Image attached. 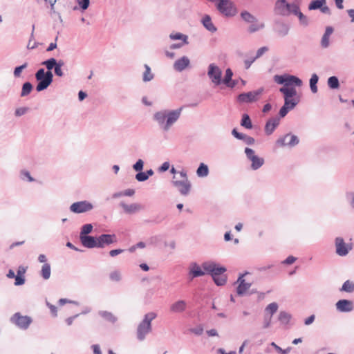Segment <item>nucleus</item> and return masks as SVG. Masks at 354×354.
I'll list each match as a JSON object with an SVG mask.
<instances>
[{
    "label": "nucleus",
    "instance_id": "nucleus-10",
    "mask_svg": "<svg viewBox=\"0 0 354 354\" xmlns=\"http://www.w3.org/2000/svg\"><path fill=\"white\" fill-rule=\"evenodd\" d=\"M299 140L295 135L291 133H287L285 136L280 137L276 141V144L281 147H293L298 145Z\"/></svg>",
    "mask_w": 354,
    "mask_h": 354
},
{
    "label": "nucleus",
    "instance_id": "nucleus-35",
    "mask_svg": "<svg viewBox=\"0 0 354 354\" xmlns=\"http://www.w3.org/2000/svg\"><path fill=\"white\" fill-rule=\"evenodd\" d=\"M250 24V25L248 27V32L250 33H254L264 28V24L259 22L257 19H256L255 22L251 23Z\"/></svg>",
    "mask_w": 354,
    "mask_h": 354
},
{
    "label": "nucleus",
    "instance_id": "nucleus-62",
    "mask_svg": "<svg viewBox=\"0 0 354 354\" xmlns=\"http://www.w3.org/2000/svg\"><path fill=\"white\" fill-rule=\"evenodd\" d=\"M291 109H289L288 106H286V105L283 104V106L279 110V115L281 118L285 117L289 111Z\"/></svg>",
    "mask_w": 354,
    "mask_h": 354
},
{
    "label": "nucleus",
    "instance_id": "nucleus-38",
    "mask_svg": "<svg viewBox=\"0 0 354 354\" xmlns=\"http://www.w3.org/2000/svg\"><path fill=\"white\" fill-rule=\"evenodd\" d=\"M209 174V169L207 165L204 163H201L196 170V174L198 177H206Z\"/></svg>",
    "mask_w": 354,
    "mask_h": 354
},
{
    "label": "nucleus",
    "instance_id": "nucleus-46",
    "mask_svg": "<svg viewBox=\"0 0 354 354\" xmlns=\"http://www.w3.org/2000/svg\"><path fill=\"white\" fill-rule=\"evenodd\" d=\"M293 14L299 17V21L301 24L307 26L308 24V20L306 16L300 12L299 7L297 6V9L293 12Z\"/></svg>",
    "mask_w": 354,
    "mask_h": 354
},
{
    "label": "nucleus",
    "instance_id": "nucleus-32",
    "mask_svg": "<svg viewBox=\"0 0 354 354\" xmlns=\"http://www.w3.org/2000/svg\"><path fill=\"white\" fill-rule=\"evenodd\" d=\"M284 105L290 109H293L299 102V97H285Z\"/></svg>",
    "mask_w": 354,
    "mask_h": 354
},
{
    "label": "nucleus",
    "instance_id": "nucleus-8",
    "mask_svg": "<svg viewBox=\"0 0 354 354\" xmlns=\"http://www.w3.org/2000/svg\"><path fill=\"white\" fill-rule=\"evenodd\" d=\"M263 91V88H261L256 91H250L248 93H243L238 95L237 100L241 103L254 102L259 100V97L261 95Z\"/></svg>",
    "mask_w": 354,
    "mask_h": 354
},
{
    "label": "nucleus",
    "instance_id": "nucleus-52",
    "mask_svg": "<svg viewBox=\"0 0 354 354\" xmlns=\"http://www.w3.org/2000/svg\"><path fill=\"white\" fill-rule=\"evenodd\" d=\"M144 166V162L141 159H138L136 162L133 165V169L136 171H140L142 170Z\"/></svg>",
    "mask_w": 354,
    "mask_h": 354
},
{
    "label": "nucleus",
    "instance_id": "nucleus-20",
    "mask_svg": "<svg viewBox=\"0 0 354 354\" xmlns=\"http://www.w3.org/2000/svg\"><path fill=\"white\" fill-rule=\"evenodd\" d=\"M120 206L123 209L124 212L129 214H132L138 212L143 209V207L138 203H132L130 205L126 204L123 202L120 203Z\"/></svg>",
    "mask_w": 354,
    "mask_h": 354
},
{
    "label": "nucleus",
    "instance_id": "nucleus-64",
    "mask_svg": "<svg viewBox=\"0 0 354 354\" xmlns=\"http://www.w3.org/2000/svg\"><path fill=\"white\" fill-rule=\"evenodd\" d=\"M346 198L350 200V204L354 208V192L347 193Z\"/></svg>",
    "mask_w": 354,
    "mask_h": 354
},
{
    "label": "nucleus",
    "instance_id": "nucleus-61",
    "mask_svg": "<svg viewBox=\"0 0 354 354\" xmlns=\"http://www.w3.org/2000/svg\"><path fill=\"white\" fill-rule=\"evenodd\" d=\"M15 286H21L23 284H24L25 283V277L24 276H20V275H16L15 277Z\"/></svg>",
    "mask_w": 354,
    "mask_h": 354
},
{
    "label": "nucleus",
    "instance_id": "nucleus-6",
    "mask_svg": "<svg viewBox=\"0 0 354 354\" xmlns=\"http://www.w3.org/2000/svg\"><path fill=\"white\" fill-rule=\"evenodd\" d=\"M297 9L295 3H289L286 0H277L274 5V12L281 16H288L293 14Z\"/></svg>",
    "mask_w": 354,
    "mask_h": 354
},
{
    "label": "nucleus",
    "instance_id": "nucleus-9",
    "mask_svg": "<svg viewBox=\"0 0 354 354\" xmlns=\"http://www.w3.org/2000/svg\"><path fill=\"white\" fill-rule=\"evenodd\" d=\"M207 75L214 85L218 86L221 84L222 71L215 64H210L209 65Z\"/></svg>",
    "mask_w": 354,
    "mask_h": 354
},
{
    "label": "nucleus",
    "instance_id": "nucleus-30",
    "mask_svg": "<svg viewBox=\"0 0 354 354\" xmlns=\"http://www.w3.org/2000/svg\"><path fill=\"white\" fill-rule=\"evenodd\" d=\"M98 314L105 320L113 324H114L117 321V317L111 312L106 310H100L99 311Z\"/></svg>",
    "mask_w": 354,
    "mask_h": 354
},
{
    "label": "nucleus",
    "instance_id": "nucleus-51",
    "mask_svg": "<svg viewBox=\"0 0 354 354\" xmlns=\"http://www.w3.org/2000/svg\"><path fill=\"white\" fill-rule=\"evenodd\" d=\"M110 279L114 281H120L121 280V273L118 270H115L110 274Z\"/></svg>",
    "mask_w": 354,
    "mask_h": 354
},
{
    "label": "nucleus",
    "instance_id": "nucleus-29",
    "mask_svg": "<svg viewBox=\"0 0 354 354\" xmlns=\"http://www.w3.org/2000/svg\"><path fill=\"white\" fill-rule=\"evenodd\" d=\"M51 268L48 263H44L40 272V275L44 280H48L50 277Z\"/></svg>",
    "mask_w": 354,
    "mask_h": 354
},
{
    "label": "nucleus",
    "instance_id": "nucleus-12",
    "mask_svg": "<svg viewBox=\"0 0 354 354\" xmlns=\"http://www.w3.org/2000/svg\"><path fill=\"white\" fill-rule=\"evenodd\" d=\"M93 209V204L87 201L75 202L70 206V210L76 214L87 212Z\"/></svg>",
    "mask_w": 354,
    "mask_h": 354
},
{
    "label": "nucleus",
    "instance_id": "nucleus-57",
    "mask_svg": "<svg viewBox=\"0 0 354 354\" xmlns=\"http://www.w3.org/2000/svg\"><path fill=\"white\" fill-rule=\"evenodd\" d=\"M136 179L139 182H144V181L147 180L148 178H147V175H146L145 172H142L140 171H138V174H136Z\"/></svg>",
    "mask_w": 354,
    "mask_h": 354
},
{
    "label": "nucleus",
    "instance_id": "nucleus-40",
    "mask_svg": "<svg viewBox=\"0 0 354 354\" xmlns=\"http://www.w3.org/2000/svg\"><path fill=\"white\" fill-rule=\"evenodd\" d=\"M241 125L248 129H250L252 128V121L250 120V116L248 114L244 113L242 115Z\"/></svg>",
    "mask_w": 354,
    "mask_h": 354
},
{
    "label": "nucleus",
    "instance_id": "nucleus-34",
    "mask_svg": "<svg viewBox=\"0 0 354 354\" xmlns=\"http://www.w3.org/2000/svg\"><path fill=\"white\" fill-rule=\"evenodd\" d=\"M319 80V77L316 73H313L309 80L310 88L313 93H316L318 91L317 84Z\"/></svg>",
    "mask_w": 354,
    "mask_h": 354
},
{
    "label": "nucleus",
    "instance_id": "nucleus-59",
    "mask_svg": "<svg viewBox=\"0 0 354 354\" xmlns=\"http://www.w3.org/2000/svg\"><path fill=\"white\" fill-rule=\"evenodd\" d=\"M271 346H272L278 352H279L281 354H288L290 351V348H288L287 349H282L281 347L277 346L274 342L271 343Z\"/></svg>",
    "mask_w": 354,
    "mask_h": 354
},
{
    "label": "nucleus",
    "instance_id": "nucleus-45",
    "mask_svg": "<svg viewBox=\"0 0 354 354\" xmlns=\"http://www.w3.org/2000/svg\"><path fill=\"white\" fill-rule=\"evenodd\" d=\"M41 64L46 66L47 71H51L55 67L56 59L53 57L48 59L44 61Z\"/></svg>",
    "mask_w": 354,
    "mask_h": 354
},
{
    "label": "nucleus",
    "instance_id": "nucleus-23",
    "mask_svg": "<svg viewBox=\"0 0 354 354\" xmlns=\"http://www.w3.org/2000/svg\"><path fill=\"white\" fill-rule=\"evenodd\" d=\"M187 308V303L184 300H178L170 306L169 310L171 313H183Z\"/></svg>",
    "mask_w": 354,
    "mask_h": 354
},
{
    "label": "nucleus",
    "instance_id": "nucleus-11",
    "mask_svg": "<svg viewBox=\"0 0 354 354\" xmlns=\"http://www.w3.org/2000/svg\"><path fill=\"white\" fill-rule=\"evenodd\" d=\"M245 153L248 159L252 162L251 168L253 170L259 169L264 164V159L256 156L253 149L246 147Z\"/></svg>",
    "mask_w": 354,
    "mask_h": 354
},
{
    "label": "nucleus",
    "instance_id": "nucleus-43",
    "mask_svg": "<svg viewBox=\"0 0 354 354\" xmlns=\"http://www.w3.org/2000/svg\"><path fill=\"white\" fill-rule=\"evenodd\" d=\"M278 304L276 302H272L268 304L265 308L266 314L272 317V315L277 311Z\"/></svg>",
    "mask_w": 354,
    "mask_h": 354
},
{
    "label": "nucleus",
    "instance_id": "nucleus-41",
    "mask_svg": "<svg viewBox=\"0 0 354 354\" xmlns=\"http://www.w3.org/2000/svg\"><path fill=\"white\" fill-rule=\"evenodd\" d=\"M242 19L246 23L251 24L256 21V17L248 11H243L241 13Z\"/></svg>",
    "mask_w": 354,
    "mask_h": 354
},
{
    "label": "nucleus",
    "instance_id": "nucleus-18",
    "mask_svg": "<svg viewBox=\"0 0 354 354\" xmlns=\"http://www.w3.org/2000/svg\"><path fill=\"white\" fill-rule=\"evenodd\" d=\"M207 273L196 262H192L189 266V276L191 279L202 277Z\"/></svg>",
    "mask_w": 354,
    "mask_h": 354
},
{
    "label": "nucleus",
    "instance_id": "nucleus-56",
    "mask_svg": "<svg viewBox=\"0 0 354 354\" xmlns=\"http://www.w3.org/2000/svg\"><path fill=\"white\" fill-rule=\"evenodd\" d=\"M28 111V109L27 107H19V108L16 109V110L15 111V115L17 117H20V116L26 114Z\"/></svg>",
    "mask_w": 354,
    "mask_h": 354
},
{
    "label": "nucleus",
    "instance_id": "nucleus-2",
    "mask_svg": "<svg viewBox=\"0 0 354 354\" xmlns=\"http://www.w3.org/2000/svg\"><path fill=\"white\" fill-rule=\"evenodd\" d=\"M202 268L207 274L212 276L217 286H221L226 283L227 276L224 274L226 271L225 267L220 266L214 261H205L202 263Z\"/></svg>",
    "mask_w": 354,
    "mask_h": 354
},
{
    "label": "nucleus",
    "instance_id": "nucleus-39",
    "mask_svg": "<svg viewBox=\"0 0 354 354\" xmlns=\"http://www.w3.org/2000/svg\"><path fill=\"white\" fill-rule=\"evenodd\" d=\"M328 86L331 89H337L339 87V82L336 76H331L327 80Z\"/></svg>",
    "mask_w": 354,
    "mask_h": 354
},
{
    "label": "nucleus",
    "instance_id": "nucleus-55",
    "mask_svg": "<svg viewBox=\"0 0 354 354\" xmlns=\"http://www.w3.org/2000/svg\"><path fill=\"white\" fill-rule=\"evenodd\" d=\"M272 317H271L267 314L265 315L264 318H263V328H268L270 326Z\"/></svg>",
    "mask_w": 354,
    "mask_h": 354
},
{
    "label": "nucleus",
    "instance_id": "nucleus-25",
    "mask_svg": "<svg viewBox=\"0 0 354 354\" xmlns=\"http://www.w3.org/2000/svg\"><path fill=\"white\" fill-rule=\"evenodd\" d=\"M333 32V28L331 26H328L326 28L325 32L322 36L321 40V45L323 48H326L330 45L329 38L330 36Z\"/></svg>",
    "mask_w": 354,
    "mask_h": 354
},
{
    "label": "nucleus",
    "instance_id": "nucleus-17",
    "mask_svg": "<svg viewBox=\"0 0 354 354\" xmlns=\"http://www.w3.org/2000/svg\"><path fill=\"white\" fill-rule=\"evenodd\" d=\"M174 185L178 189L180 193L183 196H187L191 189V183L188 179L183 180L173 181Z\"/></svg>",
    "mask_w": 354,
    "mask_h": 354
},
{
    "label": "nucleus",
    "instance_id": "nucleus-50",
    "mask_svg": "<svg viewBox=\"0 0 354 354\" xmlns=\"http://www.w3.org/2000/svg\"><path fill=\"white\" fill-rule=\"evenodd\" d=\"M233 76V72L230 68H227L225 71V75L224 79L223 80V82L226 85L230 83V81L232 80V77Z\"/></svg>",
    "mask_w": 354,
    "mask_h": 354
},
{
    "label": "nucleus",
    "instance_id": "nucleus-24",
    "mask_svg": "<svg viewBox=\"0 0 354 354\" xmlns=\"http://www.w3.org/2000/svg\"><path fill=\"white\" fill-rule=\"evenodd\" d=\"M290 30V26L283 22H277L275 26V31L280 37L286 36Z\"/></svg>",
    "mask_w": 354,
    "mask_h": 354
},
{
    "label": "nucleus",
    "instance_id": "nucleus-3",
    "mask_svg": "<svg viewBox=\"0 0 354 354\" xmlns=\"http://www.w3.org/2000/svg\"><path fill=\"white\" fill-rule=\"evenodd\" d=\"M157 317V314L154 312H149L145 315L142 321L138 324L137 328V338L140 341H143L146 335L149 334L151 330V322Z\"/></svg>",
    "mask_w": 354,
    "mask_h": 354
},
{
    "label": "nucleus",
    "instance_id": "nucleus-44",
    "mask_svg": "<svg viewBox=\"0 0 354 354\" xmlns=\"http://www.w3.org/2000/svg\"><path fill=\"white\" fill-rule=\"evenodd\" d=\"M340 290L346 292H353L354 291V283L350 280H346L343 283Z\"/></svg>",
    "mask_w": 354,
    "mask_h": 354
},
{
    "label": "nucleus",
    "instance_id": "nucleus-5",
    "mask_svg": "<svg viewBox=\"0 0 354 354\" xmlns=\"http://www.w3.org/2000/svg\"><path fill=\"white\" fill-rule=\"evenodd\" d=\"M216 7L221 14L227 17H234L238 12L235 4L230 0H216Z\"/></svg>",
    "mask_w": 354,
    "mask_h": 354
},
{
    "label": "nucleus",
    "instance_id": "nucleus-7",
    "mask_svg": "<svg viewBox=\"0 0 354 354\" xmlns=\"http://www.w3.org/2000/svg\"><path fill=\"white\" fill-rule=\"evenodd\" d=\"M10 322L18 328L26 330L32 323V319L29 316H23L19 313H16L10 317Z\"/></svg>",
    "mask_w": 354,
    "mask_h": 354
},
{
    "label": "nucleus",
    "instance_id": "nucleus-21",
    "mask_svg": "<svg viewBox=\"0 0 354 354\" xmlns=\"http://www.w3.org/2000/svg\"><path fill=\"white\" fill-rule=\"evenodd\" d=\"M279 118L277 117L269 119L265 125V133L266 135H271L279 124Z\"/></svg>",
    "mask_w": 354,
    "mask_h": 354
},
{
    "label": "nucleus",
    "instance_id": "nucleus-15",
    "mask_svg": "<svg viewBox=\"0 0 354 354\" xmlns=\"http://www.w3.org/2000/svg\"><path fill=\"white\" fill-rule=\"evenodd\" d=\"M117 241L115 234H102L97 237V248H103Z\"/></svg>",
    "mask_w": 354,
    "mask_h": 354
},
{
    "label": "nucleus",
    "instance_id": "nucleus-1",
    "mask_svg": "<svg viewBox=\"0 0 354 354\" xmlns=\"http://www.w3.org/2000/svg\"><path fill=\"white\" fill-rule=\"evenodd\" d=\"M183 110V106L176 109H162L154 113L153 120L162 131L167 132L180 119Z\"/></svg>",
    "mask_w": 354,
    "mask_h": 354
},
{
    "label": "nucleus",
    "instance_id": "nucleus-49",
    "mask_svg": "<svg viewBox=\"0 0 354 354\" xmlns=\"http://www.w3.org/2000/svg\"><path fill=\"white\" fill-rule=\"evenodd\" d=\"M20 178L21 180L28 182H33L35 180V179L30 176V172L26 170L21 171Z\"/></svg>",
    "mask_w": 354,
    "mask_h": 354
},
{
    "label": "nucleus",
    "instance_id": "nucleus-60",
    "mask_svg": "<svg viewBox=\"0 0 354 354\" xmlns=\"http://www.w3.org/2000/svg\"><path fill=\"white\" fill-rule=\"evenodd\" d=\"M268 50V48L266 46H263L259 48L257 51L256 56L254 59H258L261 57L264 53H266Z\"/></svg>",
    "mask_w": 354,
    "mask_h": 354
},
{
    "label": "nucleus",
    "instance_id": "nucleus-16",
    "mask_svg": "<svg viewBox=\"0 0 354 354\" xmlns=\"http://www.w3.org/2000/svg\"><path fill=\"white\" fill-rule=\"evenodd\" d=\"M335 307L340 313H350L354 310V304L351 300L340 299L335 304Z\"/></svg>",
    "mask_w": 354,
    "mask_h": 354
},
{
    "label": "nucleus",
    "instance_id": "nucleus-28",
    "mask_svg": "<svg viewBox=\"0 0 354 354\" xmlns=\"http://www.w3.org/2000/svg\"><path fill=\"white\" fill-rule=\"evenodd\" d=\"M202 24L204 27L211 32H215L216 31V26L213 24L210 16L206 15L202 19Z\"/></svg>",
    "mask_w": 354,
    "mask_h": 354
},
{
    "label": "nucleus",
    "instance_id": "nucleus-37",
    "mask_svg": "<svg viewBox=\"0 0 354 354\" xmlns=\"http://www.w3.org/2000/svg\"><path fill=\"white\" fill-rule=\"evenodd\" d=\"M144 66H145V71L143 73L142 80L145 82H147L152 80L154 77V75L151 73V68L149 67V65L145 64Z\"/></svg>",
    "mask_w": 354,
    "mask_h": 354
},
{
    "label": "nucleus",
    "instance_id": "nucleus-26",
    "mask_svg": "<svg viewBox=\"0 0 354 354\" xmlns=\"http://www.w3.org/2000/svg\"><path fill=\"white\" fill-rule=\"evenodd\" d=\"M292 85L300 87L302 85V81L297 76L292 75H286L285 86L288 87Z\"/></svg>",
    "mask_w": 354,
    "mask_h": 354
},
{
    "label": "nucleus",
    "instance_id": "nucleus-42",
    "mask_svg": "<svg viewBox=\"0 0 354 354\" xmlns=\"http://www.w3.org/2000/svg\"><path fill=\"white\" fill-rule=\"evenodd\" d=\"M324 4H326V0H313L308 6V9L310 10L320 9Z\"/></svg>",
    "mask_w": 354,
    "mask_h": 354
},
{
    "label": "nucleus",
    "instance_id": "nucleus-36",
    "mask_svg": "<svg viewBox=\"0 0 354 354\" xmlns=\"http://www.w3.org/2000/svg\"><path fill=\"white\" fill-rule=\"evenodd\" d=\"M33 86L29 82L23 84L20 96L24 97L28 95L32 91Z\"/></svg>",
    "mask_w": 354,
    "mask_h": 354
},
{
    "label": "nucleus",
    "instance_id": "nucleus-14",
    "mask_svg": "<svg viewBox=\"0 0 354 354\" xmlns=\"http://www.w3.org/2000/svg\"><path fill=\"white\" fill-rule=\"evenodd\" d=\"M247 274L248 272L240 274L236 281V283H238V286L236 287V293L239 296L245 295L252 286L251 283L246 282L244 279V277Z\"/></svg>",
    "mask_w": 354,
    "mask_h": 354
},
{
    "label": "nucleus",
    "instance_id": "nucleus-58",
    "mask_svg": "<svg viewBox=\"0 0 354 354\" xmlns=\"http://www.w3.org/2000/svg\"><path fill=\"white\" fill-rule=\"evenodd\" d=\"M77 4L83 10H86L90 4V0H77Z\"/></svg>",
    "mask_w": 354,
    "mask_h": 354
},
{
    "label": "nucleus",
    "instance_id": "nucleus-48",
    "mask_svg": "<svg viewBox=\"0 0 354 354\" xmlns=\"http://www.w3.org/2000/svg\"><path fill=\"white\" fill-rule=\"evenodd\" d=\"M28 67V63L25 62L24 64L17 66L14 71H13V75L15 78H19L21 77V72L23 70L26 69Z\"/></svg>",
    "mask_w": 354,
    "mask_h": 354
},
{
    "label": "nucleus",
    "instance_id": "nucleus-4",
    "mask_svg": "<svg viewBox=\"0 0 354 354\" xmlns=\"http://www.w3.org/2000/svg\"><path fill=\"white\" fill-rule=\"evenodd\" d=\"M35 79L38 82L36 90L38 92L46 90L53 81L52 71H45L44 68H39L35 73Z\"/></svg>",
    "mask_w": 354,
    "mask_h": 354
},
{
    "label": "nucleus",
    "instance_id": "nucleus-27",
    "mask_svg": "<svg viewBox=\"0 0 354 354\" xmlns=\"http://www.w3.org/2000/svg\"><path fill=\"white\" fill-rule=\"evenodd\" d=\"M279 91L283 94L285 97H299L297 96V92L294 87H281L279 88Z\"/></svg>",
    "mask_w": 354,
    "mask_h": 354
},
{
    "label": "nucleus",
    "instance_id": "nucleus-13",
    "mask_svg": "<svg viewBox=\"0 0 354 354\" xmlns=\"http://www.w3.org/2000/svg\"><path fill=\"white\" fill-rule=\"evenodd\" d=\"M336 253L340 257L346 256L349 251L352 250V246L344 242L342 237L335 239Z\"/></svg>",
    "mask_w": 354,
    "mask_h": 354
},
{
    "label": "nucleus",
    "instance_id": "nucleus-31",
    "mask_svg": "<svg viewBox=\"0 0 354 354\" xmlns=\"http://www.w3.org/2000/svg\"><path fill=\"white\" fill-rule=\"evenodd\" d=\"M292 316L290 313L286 311H281L278 316V320L282 325H287L290 322Z\"/></svg>",
    "mask_w": 354,
    "mask_h": 354
},
{
    "label": "nucleus",
    "instance_id": "nucleus-54",
    "mask_svg": "<svg viewBox=\"0 0 354 354\" xmlns=\"http://www.w3.org/2000/svg\"><path fill=\"white\" fill-rule=\"evenodd\" d=\"M241 140H243L245 142V143L248 145H252L255 142V140L252 137L249 136H248L246 134H243V137L241 138Z\"/></svg>",
    "mask_w": 354,
    "mask_h": 354
},
{
    "label": "nucleus",
    "instance_id": "nucleus-33",
    "mask_svg": "<svg viewBox=\"0 0 354 354\" xmlns=\"http://www.w3.org/2000/svg\"><path fill=\"white\" fill-rule=\"evenodd\" d=\"M169 38L171 40H182L185 44H189L188 36L180 32L171 33Z\"/></svg>",
    "mask_w": 354,
    "mask_h": 354
},
{
    "label": "nucleus",
    "instance_id": "nucleus-19",
    "mask_svg": "<svg viewBox=\"0 0 354 354\" xmlns=\"http://www.w3.org/2000/svg\"><path fill=\"white\" fill-rule=\"evenodd\" d=\"M82 245L86 248H97V237L92 236H82L80 237Z\"/></svg>",
    "mask_w": 354,
    "mask_h": 354
},
{
    "label": "nucleus",
    "instance_id": "nucleus-63",
    "mask_svg": "<svg viewBox=\"0 0 354 354\" xmlns=\"http://www.w3.org/2000/svg\"><path fill=\"white\" fill-rule=\"evenodd\" d=\"M169 162H165L162 164V165L159 167L158 170L160 172H164L169 169Z\"/></svg>",
    "mask_w": 354,
    "mask_h": 354
},
{
    "label": "nucleus",
    "instance_id": "nucleus-47",
    "mask_svg": "<svg viewBox=\"0 0 354 354\" xmlns=\"http://www.w3.org/2000/svg\"><path fill=\"white\" fill-rule=\"evenodd\" d=\"M93 228V227L92 224L90 223L82 225L80 233V237L88 235V234L92 232Z\"/></svg>",
    "mask_w": 354,
    "mask_h": 354
},
{
    "label": "nucleus",
    "instance_id": "nucleus-53",
    "mask_svg": "<svg viewBox=\"0 0 354 354\" xmlns=\"http://www.w3.org/2000/svg\"><path fill=\"white\" fill-rule=\"evenodd\" d=\"M286 75H276L274 76V80L279 84H286Z\"/></svg>",
    "mask_w": 354,
    "mask_h": 354
},
{
    "label": "nucleus",
    "instance_id": "nucleus-22",
    "mask_svg": "<svg viewBox=\"0 0 354 354\" xmlns=\"http://www.w3.org/2000/svg\"><path fill=\"white\" fill-rule=\"evenodd\" d=\"M189 59L187 56H183L175 61L174 64V68L178 72H182L189 66Z\"/></svg>",
    "mask_w": 354,
    "mask_h": 354
}]
</instances>
